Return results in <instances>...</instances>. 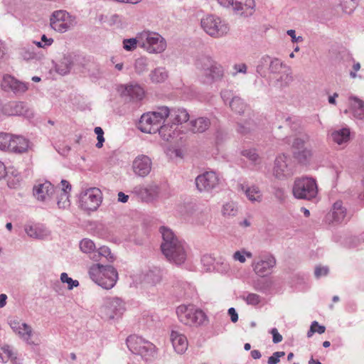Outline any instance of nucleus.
Returning <instances> with one entry per match:
<instances>
[{
  "label": "nucleus",
  "mask_w": 364,
  "mask_h": 364,
  "mask_svg": "<svg viewBox=\"0 0 364 364\" xmlns=\"http://www.w3.org/2000/svg\"><path fill=\"white\" fill-rule=\"evenodd\" d=\"M332 217L335 222L339 223L344 220L346 216V209L343 206L342 202H336L332 208Z\"/></svg>",
  "instance_id": "nucleus-31"
},
{
  "label": "nucleus",
  "mask_w": 364,
  "mask_h": 364,
  "mask_svg": "<svg viewBox=\"0 0 364 364\" xmlns=\"http://www.w3.org/2000/svg\"><path fill=\"white\" fill-rule=\"evenodd\" d=\"M237 213V209L232 202L226 203L222 208V214L225 217L235 216Z\"/></svg>",
  "instance_id": "nucleus-40"
},
{
  "label": "nucleus",
  "mask_w": 364,
  "mask_h": 364,
  "mask_svg": "<svg viewBox=\"0 0 364 364\" xmlns=\"http://www.w3.org/2000/svg\"><path fill=\"white\" fill-rule=\"evenodd\" d=\"M41 41L44 43L46 46H49L53 43V39L51 38H47L46 35L41 36Z\"/></svg>",
  "instance_id": "nucleus-62"
},
{
  "label": "nucleus",
  "mask_w": 364,
  "mask_h": 364,
  "mask_svg": "<svg viewBox=\"0 0 364 364\" xmlns=\"http://www.w3.org/2000/svg\"><path fill=\"white\" fill-rule=\"evenodd\" d=\"M271 333L272 334V341L274 343H280L282 341V336L278 332L277 328H272Z\"/></svg>",
  "instance_id": "nucleus-56"
},
{
  "label": "nucleus",
  "mask_w": 364,
  "mask_h": 364,
  "mask_svg": "<svg viewBox=\"0 0 364 364\" xmlns=\"http://www.w3.org/2000/svg\"><path fill=\"white\" fill-rule=\"evenodd\" d=\"M80 248L84 253L90 255L94 261H103L105 259L109 262L114 260V256L111 253L109 247L103 246L96 250L95 243L90 239L85 238L80 242Z\"/></svg>",
  "instance_id": "nucleus-6"
},
{
  "label": "nucleus",
  "mask_w": 364,
  "mask_h": 364,
  "mask_svg": "<svg viewBox=\"0 0 364 364\" xmlns=\"http://www.w3.org/2000/svg\"><path fill=\"white\" fill-rule=\"evenodd\" d=\"M326 328L324 326H321L317 321H313L310 330L307 333L309 338L311 337L314 333L322 334L325 332Z\"/></svg>",
  "instance_id": "nucleus-47"
},
{
  "label": "nucleus",
  "mask_w": 364,
  "mask_h": 364,
  "mask_svg": "<svg viewBox=\"0 0 364 364\" xmlns=\"http://www.w3.org/2000/svg\"><path fill=\"white\" fill-rule=\"evenodd\" d=\"M351 111L354 117L358 119H364V102L358 97H351Z\"/></svg>",
  "instance_id": "nucleus-29"
},
{
  "label": "nucleus",
  "mask_w": 364,
  "mask_h": 364,
  "mask_svg": "<svg viewBox=\"0 0 364 364\" xmlns=\"http://www.w3.org/2000/svg\"><path fill=\"white\" fill-rule=\"evenodd\" d=\"M139 47L150 53H161L165 50L166 42L157 33L144 31L139 33Z\"/></svg>",
  "instance_id": "nucleus-3"
},
{
  "label": "nucleus",
  "mask_w": 364,
  "mask_h": 364,
  "mask_svg": "<svg viewBox=\"0 0 364 364\" xmlns=\"http://www.w3.org/2000/svg\"><path fill=\"white\" fill-rule=\"evenodd\" d=\"M288 171L287 157L284 155L279 156L274 162L273 173L277 178L284 176Z\"/></svg>",
  "instance_id": "nucleus-26"
},
{
  "label": "nucleus",
  "mask_w": 364,
  "mask_h": 364,
  "mask_svg": "<svg viewBox=\"0 0 364 364\" xmlns=\"http://www.w3.org/2000/svg\"><path fill=\"white\" fill-rule=\"evenodd\" d=\"M179 321L189 326H200L205 321L204 312L193 305H181L176 309Z\"/></svg>",
  "instance_id": "nucleus-5"
},
{
  "label": "nucleus",
  "mask_w": 364,
  "mask_h": 364,
  "mask_svg": "<svg viewBox=\"0 0 364 364\" xmlns=\"http://www.w3.org/2000/svg\"><path fill=\"white\" fill-rule=\"evenodd\" d=\"M62 188L55 187V193H59V192L69 193L71 191V185L66 180L61 181Z\"/></svg>",
  "instance_id": "nucleus-50"
},
{
  "label": "nucleus",
  "mask_w": 364,
  "mask_h": 364,
  "mask_svg": "<svg viewBox=\"0 0 364 364\" xmlns=\"http://www.w3.org/2000/svg\"><path fill=\"white\" fill-rule=\"evenodd\" d=\"M102 272L101 273L100 279L102 280V282H107V281L109 279V278L115 276V278L114 279V286L118 279V273L115 268H114L111 265H104Z\"/></svg>",
  "instance_id": "nucleus-33"
},
{
  "label": "nucleus",
  "mask_w": 364,
  "mask_h": 364,
  "mask_svg": "<svg viewBox=\"0 0 364 364\" xmlns=\"http://www.w3.org/2000/svg\"><path fill=\"white\" fill-rule=\"evenodd\" d=\"M331 136L335 143L341 145L348 141L350 130L349 129L343 128L338 131H334L331 133Z\"/></svg>",
  "instance_id": "nucleus-30"
},
{
  "label": "nucleus",
  "mask_w": 364,
  "mask_h": 364,
  "mask_svg": "<svg viewBox=\"0 0 364 364\" xmlns=\"http://www.w3.org/2000/svg\"><path fill=\"white\" fill-rule=\"evenodd\" d=\"M16 333L26 341H28L32 335V328L26 323H23L22 328L19 329Z\"/></svg>",
  "instance_id": "nucleus-45"
},
{
  "label": "nucleus",
  "mask_w": 364,
  "mask_h": 364,
  "mask_svg": "<svg viewBox=\"0 0 364 364\" xmlns=\"http://www.w3.org/2000/svg\"><path fill=\"white\" fill-rule=\"evenodd\" d=\"M134 192L144 201L152 202L157 199L160 192L159 186L151 183L146 186H136Z\"/></svg>",
  "instance_id": "nucleus-14"
},
{
  "label": "nucleus",
  "mask_w": 364,
  "mask_h": 364,
  "mask_svg": "<svg viewBox=\"0 0 364 364\" xmlns=\"http://www.w3.org/2000/svg\"><path fill=\"white\" fill-rule=\"evenodd\" d=\"M1 87L6 92H13L16 95L24 93L28 90L26 83L19 81L10 75L4 76Z\"/></svg>",
  "instance_id": "nucleus-15"
},
{
  "label": "nucleus",
  "mask_w": 364,
  "mask_h": 364,
  "mask_svg": "<svg viewBox=\"0 0 364 364\" xmlns=\"http://www.w3.org/2000/svg\"><path fill=\"white\" fill-rule=\"evenodd\" d=\"M255 6V0H235L233 10L241 14H250Z\"/></svg>",
  "instance_id": "nucleus-25"
},
{
  "label": "nucleus",
  "mask_w": 364,
  "mask_h": 364,
  "mask_svg": "<svg viewBox=\"0 0 364 364\" xmlns=\"http://www.w3.org/2000/svg\"><path fill=\"white\" fill-rule=\"evenodd\" d=\"M129 199V196L124 194L123 192L118 193V201L122 203L127 202Z\"/></svg>",
  "instance_id": "nucleus-63"
},
{
  "label": "nucleus",
  "mask_w": 364,
  "mask_h": 364,
  "mask_svg": "<svg viewBox=\"0 0 364 364\" xmlns=\"http://www.w3.org/2000/svg\"><path fill=\"white\" fill-rule=\"evenodd\" d=\"M287 34L291 36V41L293 43H296L299 41H302L303 38L301 36L296 37V32L293 29H290L287 31Z\"/></svg>",
  "instance_id": "nucleus-58"
},
{
  "label": "nucleus",
  "mask_w": 364,
  "mask_h": 364,
  "mask_svg": "<svg viewBox=\"0 0 364 364\" xmlns=\"http://www.w3.org/2000/svg\"><path fill=\"white\" fill-rule=\"evenodd\" d=\"M124 310V303L118 297L107 298L102 307L104 315L108 319L120 317Z\"/></svg>",
  "instance_id": "nucleus-11"
},
{
  "label": "nucleus",
  "mask_w": 364,
  "mask_h": 364,
  "mask_svg": "<svg viewBox=\"0 0 364 364\" xmlns=\"http://www.w3.org/2000/svg\"><path fill=\"white\" fill-rule=\"evenodd\" d=\"M60 280L63 283H67L68 289H73L74 287L79 286V282L77 280H73L69 277L67 273H62L60 275Z\"/></svg>",
  "instance_id": "nucleus-48"
},
{
  "label": "nucleus",
  "mask_w": 364,
  "mask_h": 364,
  "mask_svg": "<svg viewBox=\"0 0 364 364\" xmlns=\"http://www.w3.org/2000/svg\"><path fill=\"white\" fill-rule=\"evenodd\" d=\"M317 193V185L313 178H301L295 181L293 193L296 198L310 200L315 198Z\"/></svg>",
  "instance_id": "nucleus-7"
},
{
  "label": "nucleus",
  "mask_w": 364,
  "mask_h": 364,
  "mask_svg": "<svg viewBox=\"0 0 364 364\" xmlns=\"http://www.w3.org/2000/svg\"><path fill=\"white\" fill-rule=\"evenodd\" d=\"M152 162L151 159L146 155L137 156L132 162L134 173L140 177L146 176L151 170Z\"/></svg>",
  "instance_id": "nucleus-16"
},
{
  "label": "nucleus",
  "mask_w": 364,
  "mask_h": 364,
  "mask_svg": "<svg viewBox=\"0 0 364 364\" xmlns=\"http://www.w3.org/2000/svg\"><path fill=\"white\" fill-rule=\"evenodd\" d=\"M228 314L230 316L231 321L235 323L238 321V315L234 308H230L228 309Z\"/></svg>",
  "instance_id": "nucleus-60"
},
{
  "label": "nucleus",
  "mask_w": 364,
  "mask_h": 364,
  "mask_svg": "<svg viewBox=\"0 0 364 364\" xmlns=\"http://www.w3.org/2000/svg\"><path fill=\"white\" fill-rule=\"evenodd\" d=\"M252 254L250 252H247L245 250L236 251L233 254V259L235 261H239L241 263H244L246 261V258H252Z\"/></svg>",
  "instance_id": "nucleus-49"
},
{
  "label": "nucleus",
  "mask_w": 364,
  "mask_h": 364,
  "mask_svg": "<svg viewBox=\"0 0 364 364\" xmlns=\"http://www.w3.org/2000/svg\"><path fill=\"white\" fill-rule=\"evenodd\" d=\"M26 106L22 102H9L2 107V112L8 116L23 115Z\"/></svg>",
  "instance_id": "nucleus-22"
},
{
  "label": "nucleus",
  "mask_w": 364,
  "mask_h": 364,
  "mask_svg": "<svg viewBox=\"0 0 364 364\" xmlns=\"http://www.w3.org/2000/svg\"><path fill=\"white\" fill-rule=\"evenodd\" d=\"M29 141L21 135L12 134V139L7 151L15 154H24L29 148Z\"/></svg>",
  "instance_id": "nucleus-19"
},
{
  "label": "nucleus",
  "mask_w": 364,
  "mask_h": 364,
  "mask_svg": "<svg viewBox=\"0 0 364 364\" xmlns=\"http://www.w3.org/2000/svg\"><path fill=\"white\" fill-rule=\"evenodd\" d=\"M220 184L219 178L214 171H206V191L213 189Z\"/></svg>",
  "instance_id": "nucleus-35"
},
{
  "label": "nucleus",
  "mask_w": 364,
  "mask_h": 364,
  "mask_svg": "<svg viewBox=\"0 0 364 364\" xmlns=\"http://www.w3.org/2000/svg\"><path fill=\"white\" fill-rule=\"evenodd\" d=\"M304 141L299 139H296L294 144L293 147L297 149H300L304 146Z\"/></svg>",
  "instance_id": "nucleus-64"
},
{
  "label": "nucleus",
  "mask_w": 364,
  "mask_h": 364,
  "mask_svg": "<svg viewBox=\"0 0 364 364\" xmlns=\"http://www.w3.org/2000/svg\"><path fill=\"white\" fill-rule=\"evenodd\" d=\"M230 107L234 112L241 113L244 112L245 105L240 97H235L230 102Z\"/></svg>",
  "instance_id": "nucleus-36"
},
{
  "label": "nucleus",
  "mask_w": 364,
  "mask_h": 364,
  "mask_svg": "<svg viewBox=\"0 0 364 364\" xmlns=\"http://www.w3.org/2000/svg\"><path fill=\"white\" fill-rule=\"evenodd\" d=\"M196 186L200 192L205 189V173L198 176L196 178Z\"/></svg>",
  "instance_id": "nucleus-51"
},
{
  "label": "nucleus",
  "mask_w": 364,
  "mask_h": 364,
  "mask_svg": "<svg viewBox=\"0 0 364 364\" xmlns=\"http://www.w3.org/2000/svg\"><path fill=\"white\" fill-rule=\"evenodd\" d=\"M234 69L236 70L237 73H245L247 71V66L244 63L235 64L234 65Z\"/></svg>",
  "instance_id": "nucleus-61"
},
{
  "label": "nucleus",
  "mask_w": 364,
  "mask_h": 364,
  "mask_svg": "<svg viewBox=\"0 0 364 364\" xmlns=\"http://www.w3.org/2000/svg\"><path fill=\"white\" fill-rule=\"evenodd\" d=\"M235 0H218V3L224 6V7H227V8H232L233 9L234 8V1Z\"/></svg>",
  "instance_id": "nucleus-59"
},
{
  "label": "nucleus",
  "mask_w": 364,
  "mask_h": 364,
  "mask_svg": "<svg viewBox=\"0 0 364 364\" xmlns=\"http://www.w3.org/2000/svg\"><path fill=\"white\" fill-rule=\"evenodd\" d=\"M149 77L152 82L161 83L168 78V75L165 68L159 67L152 70L149 74Z\"/></svg>",
  "instance_id": "nucleus-32"
},
{
  "label": "nucleus",
  "mask_w": 364,
  "mask_h": 364,
  "mask_svg": "<svg viewBox=\"0 0 364 364\" xmlns=\"http://www.w3.org/2000/svg\"><path fill=\"white\" fill-rule=\"evenodd\" d=\"M285 355L284 352H275L268 358V364H277L279 362V358Z\"/></svg>",
  "instance_id": "nucleus-52"
},
{
  "label": "nucleus",
  "mask_w": 364,
  "mask_h": 364,
  "mask_svg": "<svg viewBox=\"0 0 364 364\" xmlns=\"http://www.w3.org/2000/svg\"><path fill=\"white\" fill-rule=\"evenodd\" d=\"M25 231L29 237L35 239H43L49 234L46 228L39 225L26 227Z\"/></svg>",
  "instance_id": "nucleus-27"
},
{
  "label": "nucleus",
  "mask_w": 364,
  "mask_h": 364,
  "mask_svg": "<svg viewBox=\"0 0 364 364\" xmlns=\"http://www.w3.org/2000/svg\"><path fill=\"white\" fill-rule=\"evenodd\" d=\"M242 298L248 305L252 306L259 304L262 300L259 294L255 293H249L246 296H242Z\"/></svg>",
  "instance_id": "nucleus-41"
},
{
  "label": "nucleus",
  "mask_w": 364,
  "mask_h": 364,
  "mask_svg": "<svg viewBox=\"0 0 364 364\" xmlns=\"http://www.w3.org/2000/svg\"><path fill=\"white\" fill-rule=\"evenodd\" d=\"M13 356V352L9 346H4L0 348V360L6 363Z\"/></svg>",
  "instance_id": "nucleus-46"
},
{
  "label": "nucleus",
  "mask_w": 364,
  "mask_h": 364,
  "mask_svg": "<svg viewBox=\"0 0 364 364\" xmlns=\"http://www.w3.org/2000/svg\"><path fill=\"white\" fill-rule=\"evenodd\" d=\"M168 115L166 119H168L175 126L179 124L186 122L189 119V114L187 111L183 108H168Z\"/></svg>",
  "instance_id": "nucleus-23"
},
{
  "label": "nucleus",
  "mask_w": 364,
  "mask_h": 364,
  "mask_svg": "<svg viewBox=\"0 0 364 364\" xmlns=\"http://www.w3.org/2000/svg\"><path fill=\"white\" fill-rule=\"evenodd\" d=\"M21 55L25 60H31L35 58L36 53L33 51L24 48L21 52Z\"/></svg>",
  "instance_id": "nucleus-57"
},
{
  "label": "nucleus",
  "mask_w": 364,
  "mask_h": 364,
  "mask_svg": "<svg viewBox=\"0 0 364 364\" xmlns=\"http://www.w3.org/2000/svg\"><path fill=\"white\" fill-rule=\"evenodd\" d=\"M168 113V107H161L156 111L143 114L139 122V129L144 133H156L159 125L166 122Z\"/></svg>",
  "instance_id": "nucleus-2"
},
{
  "label": "nucleus",
  "mask_w": 364,
  "mask_h": 364,
  "mask_svg": "<svg viewBox=\"0 0 364 364\" xmlns=\"http://www.w3.org/2000/svg\"><path fill=\"white\" fill-rule=\"evenodd\" d=\"M102 200L101 191L97 188H90L80 193V205L84 210L95 211L100 205Z\"/></svg>",
  "instance_id": "nucleus-8"
},
{
  "label": "nucleus",
  "mask_w": 364,
  "mask_h": 364,
  "mask_svg": "<svg viewBox=\"0 0 364 364\" xmlns=\"http://www.w3.org/2000/svg\"><path fill=\"white\" fill-rule=\"evenodd\" d=\"M146 280L153 284H158L161 280V273L159 269L150 270L146 274Z\"/></svg>",
  "instance_id": "nucleus-44"
},
{
  "label": "nucleus",
  "mask_w": 364,
  "mask_h": 364,
  "mask_svg": "<svg viewBox=\"0 0 364 364\" xmlns=\"http://www.w3.org/2000/svg\"><path fill=\"white\" fill-rule=\"evenodd\" d=\"M171 341L174 350L178 354L185 353L188 348V341L186 337L178 331H171Z\"/></svg>",
  "instance_id": "nucleus-21"
},
{
  "label": "nucleus",
  "mask_w": 364,
  "mask_h": 364,
  "mask_svg": "<svg viewBox=\"0 0 364 364\" xmlns=\"http://www.w3.org/2000/svg\"><path fill=\"white\" fill-rule=\"evenodd\" d=\"M58 196V201L57 205L59 208L65 209L68 208L70 205V200H69V193H56Z\"/></svg>",
  "instance_id": "nucleus-42"
},
{
  "label": "nucleus",
  "mask_w": 364,
  "mask_h": 364,
  "mask_svg": "<svg viewBox=\"0 0 364 364\" xmlns=\"http://www.w3.org/2000/svg\"><path fill=\"white\" fill-rule=\"evenodd\" d=\"M160 232L163 238L161 248L166 258L175 264H183L187 257L185 242L178 239L169 228L161 227Z\"/></svg>",
  "instance_id": "nucleus-1"
},
{
  "label": "nucleus",
  "mask_w": 364,
  "mask_h": 364,
  "mask_svg": "<svg viewBox=\"0 0 364 364\" xmlns=\"http://www.w3.org/2000/svg\"><path fill=\"white\" fill-rule=\"evenodd\" d=\"M228 31V25L220 17L211 15L206 18V33L210 36L222 37Z\"/></svg>",
  "instance_id": "nucleus-10"
},
{
  "label": "nucleus",
  "mask_w": 364,
  "mask_h": 364,
  "mask_svg": "<svg viewBox=\"0 0 364 364\" xmlns=\"http://www.w3.org/2000/svg\"><path fill=\"white\" fill-rule=\"evenodd\" d=\"M134 69L138 74H142L148 70V60L146 58H139L135 60Z\"/></svg>",
  "instance_id": "nucleus-37"
},
{
  "label": "nucleus",
  "mask_w": 364,
  "mask_h": 364,
  "mask_svg": "<svg viewBox=\"0 0 364 364\" xmlns=\"http://www.w3.org/2000/svg\"><path fill=\"white\" fill-rule=\"evenodd\" d=\"M104 264H96L92 265L89 269V275L90 279L97 284L105 289H110L114 287V279L115 276L109 278L107 282H102L100 279L101 273L102 272Z\"/></svg>",
  "instance_id": "nucleus-17"
},
{
  "label": "nucleus",
  "mask_w": 364,
  "mask_h": 364,
  "mask_svg": "<svg viewBox=\"0 0 364 364\" xmlns=\"http://www.w3.org/2000/svg\"><path fill=\"white\" fill-rule=\"evenodd\" d=\"M12 139V134L1 132L0 133V150L7 151L9 147L10 141Z\"/></svg>",
  "instance_id": "nucleus-43"
},
{
  "label": "nucleus",
  "mask_w": 364,
  "mask_h": 364,
  "mask_svg": "<svg viewBox=\"0 0 364 364\" xmlns=\"http://www.w3.org/2000/svg\"><path fill=\"white\" fill-rule=\"evenodd\" d=\"M55 193V187L49 182L46 181L34 186L33 194L34 197L39 201H46L51 198Z\"/></svg>",
  "instance_id": "nucleus-18"
},
{
  "label": "nucleus",
  "mask_w": 364,
  "mask_h": 364,
  "mask_svg": "<svg viewBox=\"0 0 364 364\" xmlns=\"http://www.w3.org/2000/svg\"><path fill=\"white\" fill-rule=\"evenodd\" d=\"M191 131L193 133H203L205 132V119L200 117L191 122Z\"/></svg>",
  "instance_id": "nucleus-38"
},
{
  "label": "nucleus",
  "mask_w": 364,
  "mask_h": 364,
  "mask_svg": "<svg viewBox=\"0 0 364 364\" xmlns=\"http://www.w3.org/2000/svg\"><path fill=\"white\" fill-rule=\"evenodd\" d=\"M50 27L59 33H65L74 26V20L65 11H55L50 19Z\"/></svg>",
  "instance_id": "nucleus-9"
},
{
  "label": "nucleus",
  "mask_w": 364,
  "mask_h": 364,
  "mask_svg": "<svg viewBox=\"0 0 364 364\" xmlns=\"http://www.w3.org/2000/svg\"><path fill=\"white\" fill-rule=\"evenodd\" d=\"M223 67L212 58L206 59V70H210V73L213 70L214 75L210 74L212 77L218 78L223 75Z\"/></svg>",
  "instance_id": "nucleus-34"
},
{
  "label": "nucleus",
  "mask_w": 364,
  "mask_h": 364,
  "mask_svg": "<svg viewBox=\"0 0 364 364\" xmlns=\"http://www.w3.org/2000/svg\"><path fill=\"white\" fill-rule=\"evenodd\" d=\"M79 58L80 56L74 53L63 54L62 58L55 65V71L61 75H68L73 68L77 65Z\"/></svg>",
  "instance_id": "nucleus-13"
},
{
  "label": "nucleus",
  "mask_w": 364,
  "mask_h": 364,
  "mask_svg": "<svg viewBox=\"0 0 364 364\" xmlns=\"http://www.w3.org/2000/svg\"><path fill=\"white\" fill-rule=\"evenodd\" d=\"M139 47V33L136 38L124 39L123 41V48L128 51L134 50L136 46Z\"/></svg>",
  "instance_id": "nucleus-39"
},
{
  "label": "nucleus",
  "mask_w": 364,
  "mask_h": 364,
  "mask_svg": "<svg viewBox=\"0 0 364 364\" xmlns=\"http://www.w3.org/2000/svg\"><path fill=\"white\" fill-rule=\"evenodd\" d=\"M237 190L243 191L248 200L252 203H259L262 200V192L259 187L256 186H247L240 183L237 186Z\"/></svg>",
  "instance_id": "nucleus-24"
},
{
  "label": "nucleus",
  "mask_w": 364,
  "mask_h": 364,
  "mask_svg": "<svg viewBox=\"0 0 364 364\" xmlns=\"http://www.w3.org/2000/svg\"><path fill=\"white\" fill-rule=\"evenodd\" d=\"M242 155L254 162L257 161L258 159V154L256 153L255 150H245L242 151Z\"/></svg>",
  "instance_id": "nucleus-53"
},
{
  "label": "nucleus",
  "mask_w": 364,
  "mask_h": 364,
  "mask_svg": "<svg viewBox=\"0 0 364 364\" xmlns=\"http://www.w3.org/2000/svg\"><path fill=\"white\" fill-rule=\"evenodd\" d=\"M9 325H10L11 328H12V330L15 333H16L19 329L22 328L23 323H21L17 319H14V320H11L9 321Z\"/></svg>",
  "instance_id": "nucleus-55"
},
{
  "label": "nucleus",
  "mask_w": 364,
  "mask_h": 364,
  "mask_svg": "<svg viewBox=\"0 0 364 364\" xmlns=\"http://www.w3.org/2000/svg\"><path fill=\"white\" fill-rule=\"evenodd\" d=\"M275 265V258L272 255H266L255 260L252 263V268L256 274L265 277L271 274Z\"/></svg>",
  "instance_id": "nucleus-12"
},
{
  "label": "nucleus",
  "mask_w": 364,
  "mask_h": 364,
  "mask_svg": "<svg viewBox=\"0 0 364 364\" xmlns=\"http://www.w3.org/2000/svg\"><path fill=\"white\" fill-rule=\"evenodd\" d=\"M328 273V269L326 267H316L315 269V276L318 278L322 276H326Z\"/></svg>",
  "instance_id": "nucleus-54"
},
{
  "label": "nucleus",
  "mask_w": 364,
  "mask_h": 364,
  "mask_svg": "<svg viewBox=\"0 0 364 364\" xmlns=\"http://www.w3.org/2000/svg\"><path fill=\"white\" fill-rule=\"evenodd\" d=\"M163 123L164 124L162 125L161 124L159 125V129L157 130V132H159L164 140L169 141L175 134L176 126L173 123L170 124L166 119V122Z\"/></svg>",
  "instance_id": "nucleus-28"
},
{
  "label": "nucleus",
  "mask_w": 364,
  "mask_h": 364,
  "mask_svg": "<svg viewBox=\"0 0 364 364\" xmlns=\"http://www.w3.org/2000/svg\"><path fill=\"white\" fill-rule=\"evenodd\" d=\"M129 350L134 354L140 355L146 360L155 355V346L151 343L145 341L136 335L129 336L126 341Z\"/></svg>",
  "instance_id": "nucleus-4"
},
{
  "label": "nucleus",
  "mask_w": 364,
  "mask_h": 364,
  "mask_svg": "<svg viewBox=\"0 0 364 364\" xmlns=\"http://www.w3.org/2000/svg\"><path fill=\"white\" fill-rule=\"evenodd\" d=\"M122 95L124 97H129L130 100L139 101L144 96V90L139 85L130 83L124 86Z\"/></svg>",
  "instance_id": "nucleus-20"
}]
</instances>
